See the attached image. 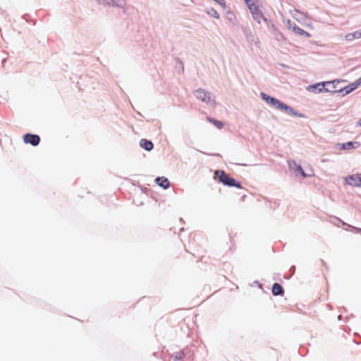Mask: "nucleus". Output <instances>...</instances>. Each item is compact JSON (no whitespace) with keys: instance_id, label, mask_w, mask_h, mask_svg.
I'll list each match as a JSON object with an SVG mask.
<instances>
[{"instance_id":"obj_1","label":"nucleus","mask_w":361,"mask_h":361,"mask_svg":"<svg viewBox=\"0 0 361 361\" xmlns=\"http://www.w3.org/2000/svg\"><path fill=\"white\" fill-rule=\"evenodd\" d=\"M214 178L225 186L242 188L241 183L240 181L230 177L223 170H216L214 173Z\"/></svg>"},{"instance_id":"obj_2","label":"nucleus","mask_w":361,"mask_h":361,"mask_svg":"<svg viewBox=\"0 0 361 361\" xmlns=\"http://www.w3.org/2000/svg\"><path fill=\"white\" fill-rule=\"evenodd\" d=\"M331 82H328L326 81L317 82L314 84H312L308 85L307 90L313 93H322V92H328L330 90V88L326 86V85H331Z\"/></svg>"},{"instance_id":"obj_3","label":"nucleus","mask_w":361,"mask_h":361,"mask_svg":"<svg viewBox=\"0 0 361 361\" xmlns=\"http://www.w3.org/2000/svg\"><path fill=\"white\" fill-rule=\"evenodd\" d=\"M276 109L280 111H284L288 114H291V115H293V116L299 117V118H305L306 117L304 114H302V113H300V112L295 111L293 108H292L289 105L282 102L281 101L280 102V103L278 105Z\"/></svg>"},{"instance_id":"obj_4","label":"nucleus","mask_w":361,"mask_h":361,"mask_svg":"<svg viewBox=\"0 0 361 361\" xmlns=\"http://www.w3.org/2000/svg\"><path fill=\"white\" fill-rule=\"evenodd\" d=\"M23 142L25 144H30L33 147H36L40 142V137L38 135L27 133L23 135Z\"/></svg>"},{"instance_id":"obj_5","label":"nucleus","mask_w":361,"mask_h":361,"mask_svg":"<svg viewBox=\"0 0 361 361\" xmlns=\"http://www.w3.org/2000/svg\"><path fill=\"white\" fill-rule=\"evenodd\" d=\"M288 164L290 169L293 171L297 176L300 175L303 178H305L308 176V175L305 173L302 166L298 164L295 161H289Z\"/></svg>"},{"instance_id":"obj_6","label":"nucleus","mask_w":361,"mask_h":361,"mask_svg":"<svg viewBox=\"0 0 361 361\" xmlns=\"http://www.w3.org/2000/svg\"><path fill=\"white\" fill-rule=\"evenodd\" d=\"M359 86H360L359 83H357V80H355V82L350 83V85H348L344 87H340L338 90V92H339V93H341V96L343 97V96H345V95L350 94L355 90H356Z\"/></svg>"},{"instance_id":"obj_7","label":"nucleus","mask_w":361,"mask_h":361,"mask_svg":"<svg viewBox=\"0 0 361 361\" xmlns=\"http://www.w3.org/2000/svg\"><path fill=\"white\" fill-rule=\"evenodd\" d=\"M260 97L267 104L271 105L274 106L276 109L277 108L278 105L281 102L276 97L269 95L263 92H260Z\"/></svg>"},{"instance_id":"obj_8","label":"nucleus","mask_w":361,"mask_h":361,"mask_svg":"<svg viewBox=\"0 0 361 361\" xmlns=\"http://www.w3.org/2000/svg\"><path fill=\"white\" fill-rule=\"evenodd\" d=\"M346 183L355 187L361 186V173L348 176L345 179Z\"/></svg>"},{"instance_id":"obj_9","label":"nucleus","mask_w":361,"mask_h":361,"mask_svg":"<svg viewBox=\"0 0 361 361\" xmlns=\"http://www.w3.org/2000/svg\"><path fill=\"white\" fill-rule=\"evenodd\" d=\"M360 146V143L357 141H348L345 143L339 144V149L341 150H350L357 149Z\"/></svg>"},{"instance_id":"obj_10","label":"nucleus","mask_w":361,"mask_h":361,"mask_svg":"<svg viewBox=\"0 0 361 361\" xmlns=\"http://www.w3.org/2000/svg\"><path fill=\"white\" fill-rule=\"evenodd\" d=\"M156 184L164 189H168L171 184L169 179L164 176L157 177L154 180Z\"/></svg>"},{"instance_id":"obj_11","label":"nucleus","mask_w":361,"mask_h":361,"mask_svg":"<svg viewBox=\"0 0 361 361\" xmlns=\"http://www.w3.org/2000/svg\"><path fill=\"white\" fill-rule=\"evenodd\" d=\"M271 33L276 40L279 42H282L285 41V37L282 32L276 27L274 24H271Z\"/></svg>"},{"instance_id":"obj_12","label":"nucleus","mask_w":361,"mask_h":361,"mask_svg":"<svg viewBox=\"0 0 361 361\" xmlns=\"http://www.w3.org/2000/svg\"><path fill=\"white\" fill-rule=\"evenodd\" d=\"M140 146L147 152H150L154 148L153 142L149 140L144 138L140 140Z\"/></svg>"},{"instance_id":"obj_13","label":"nucleus","mask_w":361,"mask_h":361,"mask_svg":"<svg viewBox=\"0 0 361 361\" xmlns=\"http://www.w3.org/2000/svg\"><path fill=\"white\" fill-rule=\"evenodd\" d=\"M328 82H332L331 85H326V86L329 87V86H331V88H330L331 91H329L328 92L334 93V94H340L339 92H338V90L340 88L338 87V85L340 82H344L343 80H334L331 81H327Z\"/></svg>"},{"instance_id":"obj_14","label":"nucleus","mask_w":361,"mask_h":361,"mask_svg":"<svg viewBox=\"0 0 361 361\" xmlns=\"http://www.w3.org/2000/svg\"><path fill=\"white\" fill-rule=\"evenodd\" d=\"M271 293L274 296L283 295L284 294V289L281 284L274 283L271 288Z\"/></svg>"},{"instance_id":"obj_15","label":"nucleus","mask_w":361,"mask_h":361,"mask_svg":"<svg viewBox=\"0 0 361 361\" xmlns=\"http://www.w3.org/2000/svg\"><path fill=\"white\" fill-rule=\"evenodd\" d=\"M207 95H208V92L205 91L202 88H199L195 92V96L197 97V99L201 100L203 102L206 101L205 97Z\"/></svg>"},{"instance_id":"obj_16","label":"nucleus","mask_w":361,"mask_h":361,"mask_svg":"<svg viewBox=\"0 0 361 361\" xmlns=\"http://www.w3.org/2000/svg\"><path fill=\"white\" fill-rule=\"evenodd\" d=\"M293 31L295 33H297V34H298L300 35H302V36H305V37H306L307 38L311 37V35L309 32H307L305 30H304L303 29L300 28L295 23H293Z\"/></svg>"},{"instance_id":"obj_17","label":"nucleus","mask_w":361,"mask_h":361,"mask_svg":"<svg viewBox=\"0 0 361 361\" xmlns=\"http://www.w3.org/2000/svg\"><path fill=\"white\" fill-rule=\"evenodd\" d=\"M252 17L254 20L258 23H260L262 20H263L264 22H267V19L259 11L258 12H252Z\"/></svg>"},{"instance_id":"obj_18","label":"nucleus","mask_w":361,"mask_h":361,"mask_svg":"<svg viewBox=\"0 0 361 361\" xmlns=\"http://www.w3.org/2000/svg\"><path fill=\"white\" fill-rule=\"evenodd\" d=\"M207 119L209 123H212L218 129H221L224 126V122H222L221 121L216 120L212 117H207Z\"/></svg>"},{"instance_id":"obj_19","label":"nucleus","mask_w":361,"mask_h":361,"mask_svg":"<svg viewBox=\"0 0 361 361\" xmlns=\"http://www.w3.org/2000/svg\"><path fill=\"white\" fill-rule=\"evenodd\" d=\"M247 6L250 9L251 13L252 14V12H258L259 11V5L257 2H248V4H246Z\"/></svg>"},{"instance_id":"obj_20","label":"nucleus","mask_w":361,"mask_h":361,"mask_svg":"<svg viewBox=\"0 0 361 361\" xmlns=\"http://www.w3.org/2000/svg\"><path fill=\"white\" fill-rule=\"evenodd\" d=\"M204 102L207 104H210L211 106H214L216 104L215 98L212 97V94L208 92V95L205 97Z\"/></svg>"},{"instance_id":"obj_21","label":"nucleus","mask_w":361,"mask_h":361,"mask_svg":"<svg viewBox=\"0 0 361 361\" xmlns=\"http://www.w3.org/2000/svg\"><path fill=\"white\" fill-rule=\"evenodd\" d=\"M185 356V353L182 351L177 355H172L171 357L173 360V361H183Z\"/></svg>"},{"instance_id":"obj_22","label":"nucleus","mask_w":361,"mask_h":361,"mask_svg":"<svg viewBox=\"0 0 361 361\" xmlns=\"http://www.w3.org/2000/svg\"><path fill=\"white\" fill-rule=\"evenodd\" d=\"M207 13L209 16H210L216 19L219 18V15L218 12L213 8L208 9L207 11Z\"/></svg>"},{"instance_id":"obj_23","label":"nucleus","mask_w":361,"mask_h":361,"mask_svg":"<svg viewBox=\"0 0 361 361\" xmlns=\"http://www.w3.org/2000/svg\"><path fill=\"white\" fill-rule=\"evenodd\" d=\"M353 35V38L355 39H360L361 38V30H357L355 32H352Z\"/></svg>"},{"instance_id":"obj_24","label":"nucleus","mask_w":361,"mask_h":361,"mask_svg":"<svg viewBox=\"0 0 361 361\" xmlns=\"http://www.w3.org/2000/svg\"><path fill=\"white\" fill-rule=\"evenodd\" d=\"M345 40L349 41V42H350V41L353 40V39H354V38H353V33H352V32H350V33L347 34V35L345 36Z\"/></svg>"},{"instance_id":"obj_25","label":"nucleus","mask_w":361,"mask_h":361,"mask_svg":"<svg viewBox=\"0 0 361 361\" xmlns=\"http://www.w3.org/2000/svg\"><path fill=\"white\" fill-rule=\"evenodd\" d=\"M290 275L288 277H286L287 279H289L294 274H295V266H292L290 268Z\"/></svg>"},{"instance_id":"obj_26","label":"nucleus","mask_w":361,"mask_h":361,"mask_svg":"<svg viewBox=\"0 0 361 361\" xmlns=\"http://www.w3.org/2000/svg\"><path fill=\"white\" fill-rule=\"evenodd\" d=\"M343 225H347V226H348L349 227H351L353 229L355 230L357 233H361V228L354 227V226H350V225H349V224H345V222H343Z\"/></svg>"},{"instance_id":"obj_27","label":"nucleus","mask_w":361,"mask_h":361,"mask_svg":"<svg viewBox=\"0 0 361 361\" xmlns=\"http://www.w3.org/2000/svg\"><path fill=\"white\" fill-rule=\"evenodd\" d=\"M286 26L289 29H292L293 30V23H292V22L290 20H288V21L286 23Z\"/></svg>"},{"instance_id":"obj_28","label":"nucleus","mask_w":361,"mask_h":361,"mask_svg":"<svg viewBox=\"0 0 361 361\" xmlns=\"http://www.w3.org/2000/svg\"><path fill=\"white\" fill-rule=\"evenodd\" d=\"M357 127H361V118L357 122Z\"/></svg>"},{"instance_id":"obj_29","label":"nucleus","mask_w":361,"mask_h":361,"mask_svg":"<svg viewBox=\"0 0 361 361\" xmlns=\"http://www.w3.org/2000/svg\"><path fill=\"white\" fill-rule=\"evenodd\" d=\"M356 80H357V83H359V85H361V76Z\"/></svg>"},{"instance_id":"obj_30","label":"nucleus","mask_w":361,"mask_h":361,"mask_svg":"<svg viewBox=\"0 0 361 361\" xmlns=\"http://www.w3.org/2000/svg\"><path fill=\"white\" fill-rule=\"evenodd\" d=\"M252 0H244V1L245 2V4H248V2H250L252 1Z\"/></svg>"},{"instance_id":"obj_31","label":"nucleus","mask_w":361,"mask_h":361,"mask_svg":"<svg viewBox=\"0 0 361 361\" xmlns=\"http://www.w3.org/2000/svg\"><path fill=\"white\" fill-rule=\"evenodd\" d=\"M180 66H181L182 70H183V63L180 61Z\"/></svg>"},{"instance_id":"obj_32","label":"nucleus","mask_w":361,"mask_h":361,"mask_svg":"<svg viewBox=\"0 0 361 361\" xmlns=\"http://www.w3.org/2000/svg\"><path fill=\"white\" fill-rule=\"evenodd\" d=\"M228 15L233 16V13H231V12H230V11H228Z\"/></svg>"}]
</instances>
